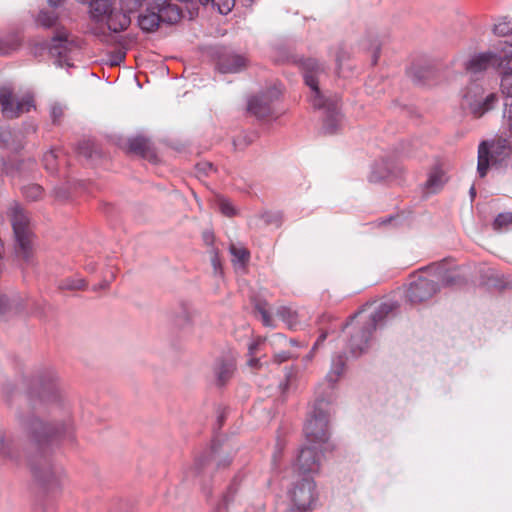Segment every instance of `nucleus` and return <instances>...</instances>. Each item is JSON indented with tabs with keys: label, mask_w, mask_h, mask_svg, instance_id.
Returning a JSON list of instances; mask_svg holds the SVG:
<instances>
[{
	"label": "nucleus",
	"mask_w": 512,
	"mask_h": 512,
	"mask_svg": "<svg viewBox=\"0 0 512 512\" xmlns=\"http://www.w3.org/2000/svg\"><path fill=\"white\" fill-rule=\"evenodd\" d=\"M280 453H281V451L278 450L273 455V459H272L273 470H277L278 469V462H279Z\"/></svg>",
	"instance_id": "50"
},
{
	"label": "nucleus",
	"mask_w": 512,
	"mask_h": 512,
	"mask_svg": "<svg viewBox=\"0 0 512 512\" xmlns=\"http://www.w3.org/2000/svg\"><path fill=\"white\" fill-rule=\"evenodd\" d=\"M433 71L428 67H412L408 75L415 84H426L427 79L432 76Z\"/></svg>",
	"instance_id": "25"
},
{
	"label": "nucleus",
	"mask_w": 512,
	"mask_h": 512,
	"mask_svg": "<svg viewBox=\"0 0 512 512\" xmlns=\"http://www.w3.org/2000/svg\"><path fill=\"white\" fill-rule=\"evenodd\" d=\"M345 369V359L343 355H338L332 360L330 371L326 375V381L330 387H333L335 383L343 375Z\"/></svg>",
	"instance_id": "22"
},
{
	"label": "nucleus",
	"mask_w": 512,
	"mask_h": 512,
	"mask_svg": "<svg viewBox=\"0 0 512 512\" xmlns=\"http://www.w3.org/2000/svg\"><path fill=\"white\" fill-rule=\"evenodd\" d=\"M216 206L219 209V211L227 217H232L236 214V210L232 203L224 197L217 198Z\"/></svg>",
	"instance_id": "35"
},
{
	"label": "nucleus",
	"mask_w": 512,
	"mask_h": 512,
	"mask_svg": "<svg viewBox=\"0 0 512 512\" xmlns=\"http://www.w3.org/2000/svg\"><path fill=\"white\" fill-rule=\"evenodd\" d=\"M276 314L289 329H296L298 325V315L294 310L286 306H281L277 309Z\"/></svg>",
	"instance_id": "24"
},
{
	"label": "nucleus",
	"mask_w": 512,
	"mask_h": 512,
	"mask_svg": "<svg viewBox=\"0 0 512 512\" xmlns=\"http://www.w3.org/2000/svg\"><path fill=\"white\" fill-rule=\"evenodd\" d=\"M9 215L15 236V252L25 264L33 263L34 235L30 226V220L24 210L13 204L9 209Z\"/></svg>",
	"instance_id": "4"
},
{
	"label": "nucleus",
	"mask_w": 512,
	"mask_h": 512,
	"mask_svg": "<svg viewBox=\"0 0 512 512\" xmlns=\"http://www.w3.org/2000/svg\"><path fill=\"white\" fill-rule=\"evenodd\" d=\"M508 45H505L500 55L491 52L473 55L465 64L466 70L471 74H477L491 66L499 68V62L504 59L505 52L508 51Z\"/></svg>",
	"instance_id": "13"
},
{
	"label": "nucleus",
	"mask_w": 512,
	"mask_h": 512,
	"mask_svg": "<svg viewBox=\"0 0 512 512\" xmlns=\"http://www.w3.org/2000/svg\"><path fill=\"white\" fill-rule=\"evenodd\" d=\"M501 70V92L504 96V102H512V45H508V51L505 57L499 62Z\"/></svg>",
	"instance_id": "15"
},
{
	"label": "nucleus",
	"mask_w": 512,
	"mask_h": 512,
	"mask_svg": "<svg viewBox=\"0 0 512 512\" xmlns=\"http://www.w3.org/2000/svg\"><path fill=\"white\" fill-rule=\"evenodd\" d=\"M345 57L346 53L343 50H340L336 55V62L339 70L342 69V62L345 59Z\"/></svg>",
	"instance_id": "48"
},
{
	"label": "nucleus",
	"mask_w": 512,
	"mask_h": 512,
	"mask_svg": "<svg viewBox=\"0 0 512 512\" xmlns=\"http://www.w3.org/2000/svg\"><path fill=\"white\" fill-rule=\"evenodd\" d=\"M15 133L9 127L0 128V146L6 149H15L14 146Z\"/></svg>",
	"instance_id": "32"
},
{
	"label": "nucleus",
	"mask_w": 512,
	"mask_h": 512,
	"mask_svg": "<svg viewBox=\"0 0 512 512\" xmlns=\"http://www.w3.org/2000/svg\"><path fill=\"white\" fill-rule=\"evenodd\" d=\"M469 192H470L471 197H472V198H474V197H475V195H476L475 187H474V186H472V187L470 188V191H469Z\"/></svg>",
	"instance_id": "55"
},
{
	"label": "nucleus",
	"mask_w": 512,
	"mask_h": 512,
	"mask_svg": "<svg viewBox=\"0 0 512 512\" xmlns=\"http://www.w3.org/2000/svg\"><path fill=\"white\" fill-rule=\"evenodd\" d=\"M190 313L188 309L184 308L183 311L175 319V324L181 328L185 327L190 322Z\"/></svg>",
	"instance_id": "42"
},
{
	"label": "nucleus",
	"mask_w": 512,
	"mask_h": 512,
	"mask_svg": "<svg viewBox=\"0 0 512 512\" xmlns=\"http://www.w3.org/2000/svg\"><path fill=\"white\" fill-rule=\"evenodd\" d=\"M447 182L445 172L438 166L433 167L428 173V178L424 184L426 194L439 192Z\"/></svg>",
	"instance_id": "20"
},
{
	"label": "nucleus",
	"mask_w": 512,
	"mask_h": 512,
	"mask_svg": "<svg viewBox=\"0 0 512 512\" xmlns=\"http://www.w3.org/2000/svg\"><path fill=\"white\" fill-rule=\"evenodd\" d=\"M280 95V90L276 87L268 89L265 93L253 96L248 101V111L257 118H266L273 112L272 103Z\"/></svg>",
	"instance_id": "12"
},
{
	"label": "nucleus",
	"mask_w": 512,
	"mask_h": 512,
	"mask_svg": "<svg viewBox=\"0 0 512 512\" xmlns=\"http://www.w3.org/2000/svg\"><path fill=\"white\" fill-rule=\"evenodd\" d=\"M43 162L48 172L54 174L58 171L57 156L54 151H48L45 153Z\"/></svg>",
	"instance_id": "37"
},
{
	"label": "nucleus",
	"mask_w": 512,
	"mask_h": 512,
	"mask_svg": "<svg viewBox=\"0 0 512 512\" xmlns=\"http://www.w3.org/2000/svg\"><path fill=\"white\" fill-rule=\"evenodd\" d=\"M246 512H265L264 507L262 505L253 506L249 508Z\"/></svg>",
	"instance_id": "53"
},
{
	"label": "nucleus",
	"mask_w": 512,
	"mask_h": 512,
	"mask_svg": "<svg viewBox=\"0 0 512 512\" xmlns=\"http://www.w3.org/2000/svg\"><path fill=\"white\" fill-rule=\"evenodd\" d=\"M58 20V16L51 11L41 10L37 17V23L45 28H52Z\"/></svg>",
	"instance_id": "31"
},
{
	"label": "nucleus",
	"mask_w": 512,
	"mask_h": 512,
	"mask_svg": "<svg viewBox=\"0 0 512 512\" xmlns=\"http://www.w3.org/2000/svg\"><path fill=\"white\" fill-rule=\"evenodd\" d=\"M23 196L30 201H36L42 197L43 189L38 184H29L22 188Z\"/></svg>",
	"instance_id": "33"
},
{
	"label": "nucleus",
	"mask_w": 512,
	"mask_h": 512,
	"mask_svg": "<svg viewBox=\"0 0 512 512\" xmlns=\"http://www.w3.org/2000/svg\"><path fill=\"white\" fill-rule=\"evenodd\" d=\"M202 239L204 244L207 246V249H212L214 246L215 236L214 233L210 230H206L202 234Z\"/></svg>",
	"instance_id": "45"
},
{
	"label": "nucleus",
	"mask_w": 512,
	"mask_h": 512,
	"mask_svg": "<svg viewBox=\"0 0 512 512\" xmlns=\"http://www.w3.org/2000/svg\"><path fill=\"white\" fill-rule=\"evenodd\" d=\"M303 67L304 81L310 88L309 101L315 109L323 111V132L334 134L342 122L339 109L340 97L337 94L326 95L319 89V81L325 75L322 64L315 59H308Z\"/></svg>",
	"instance_id": "1"
},
{
	"label": "nucleus",
	"mask_w": 512,
	"mask_h": 512,
	"mask_svg": "<svg viewBox=\"0 0 512 512\" xmlns=\"http://www.w3.org/2000/svg\"><path fill=\"white\" fill-rule=\"evenodd\" d=\"M294 488L289 492L293 507L296 510L308 511L316 501L315 482L311 477H300Z\"/></svg>",
	"instance_id": "11"
},
{
	"label": "nucleus",
	"mask_w": 512,
	"mask_h": 512,
	"mask_svg": "<svg viewBox=\"0 0 512 512\" xmlns=\"http://www.w3.org/2000/svg\"><path fill=\"white\" fill-rule=\"evenodd\" d=\"M268 345L273 350H278L288 345V338L282 333H275L268 339Z\"/></svg>",
	"instance_id": "38"
},
{
	"label": "nucleus",
	"mask_w": 512,
	"mask_h": 512,
	"mask_svg": "<svg viewBox=\"0 0 512 512\" xmlns=\"http://www.w3.org/2000/svg\"><path fill=\"white\" fill-rule=\"evenodd\" d=\"M255 312L260 316L262 324L266 327H274V321L271 317V314L268 310V304L264 301H256Z\"/></svg>",
	"instance_id": "28"
},
{
	"label": "nucleus",
	"mask_w": 512,
	"mask_h": 512,
	"mask_svg": "<svg viewBox=\"0 0 512 512\" xmlns=\"http://www.w3.org/2000/svg\"><path fill=\"white\" fill-rule=\"evenodd\" d=\"M86 286L85 280L83 278H77L75 280H67L66 279V290H79L83 289Z\"/></svg>",
	"instance_id": "43"
},
{
	"label": "nucleus",
	"mask_w": 512,
	"mask_h": 512,
	"mask_svg": "<svg viewBox=\"0 0 512 512\" xmlns=\"http://www.w3.org/2000/svg\"><path fill=\"white\" fill-rule=\"evenodd\" d=\"M261 218L266 224H278L281 219V215L279 213L265 212L261 215Z\"/></svg>",
	"instance_id": "44"
},
{
	"label": "nucleus",
	"mask_w": 512,
	"mask_h": 512,
	"mask_svg": "<svg viewBox=\"0 0 512 512\" xmlns=\"http://www.w3.org/2000/svg\"><path fill=\"white\" fill-rule=\"evenodd\" d=\"M123 59H124V54H121V55L119 56V61H122Z\"/></svg>",
	"instance_id": "59"
},
{
	"label": "nucleus",
	"mask_w": 512,
	"mask_h": 512,
	"mask_svg": "<svg viewBox=\"0 0 512 512\" xmlns=\"http://www.w3.org/2000/svg\"><path fill=\"white\" fill-rule=\"evenodd\" d=\"M62 107L60 105H55L52 107L51 115L54 122H59L62 117Z\"/></svg>",
	"instance_id": "47"
},
{
	"label": "nucleus",
	"mask_w": 512,
	"mask_h": 512,
	"mask_svg": "<svg viewBox=\"0 0 512 512\" xmlns=\"http://www.w3.org/2000/svg\"><path fill=\"white\" fill-rule=\"evenodd\" d=\"M288 344H290L292 346H299L297 340H295V339H288Z\"/></svg>",
	"instance_id": "54"
},
{
	"label": "nucleus",
	"mask_w": 512,
	"mask_h": 512,
	"mask_svg": "<svg viewBox=\"0 0 512 512\" xmlns=\"http://www.w3.org/2000/svg\"><path fill=\"white\" fill-rule=\"evenodd\" d=\"M393 303H381L377 309L370 315L369 323L361 331L353 334L349 341L350 352L357 357L364 353L369 345L373 331L381 326L384 319L394 310Z\"/></svg>",
	"instance_id": "6"
},
{
	"label": "nucleus",
	"mask_w": 512,
	"mask_h": 512,
	"mask_svg": "<svg viewBox=\"0 0 512 512\" xmlns=\"http://www.w3.org/2000/svg\"><path fill=\"white\" fill-rule=\"evenodd\" d=\"M0 107L4 117L16 118L34 108V99L31 94H25L20 99H16L9 87H1Z\"/></svg>",
	"instance_id": "10"
},
{
	"label": "nucleus",
	"mask_w": 512,
	"mask_h": 512,
	"mask_svg": "<svg viewBox=\"0 0 512 512\" xmlns=\"http://www.w3.org/2000/svg\"><path fill=\"white\" fill-rule=\"evenodd\" d=\"M0 455L2 457H11L10 443L6 439V435L0 430Z\"/></svg>",
	"instance_id": "41"
},
{
	"label": "nucleus",
	"mask_w": 512,
	"mask_h": 512,
	"mask_svg": "<svg viewBox=\"0 0 512 512\" xmlns=\"http://www.w3.org/2000/svg\"><path fill=\"white\" fill-rule=\"evenodd\" d=\"M238 491V482L237 480H233V482L229 485L227 491L223 495L222 502L219 503L216 507L213 508L211 512H225L231 502H233L235 495Z\"/></svg>",
	"instance_id": "23"
},
{
	"label": "nucleus",
	"mask_w": 512,
	"mask_h": 512,
	"mask_svg": "<svg viewBox=\"0 0 512 512\" xmlns=\"http://www.w3.org/2000/svg\"><path fill=\"white\" fill-rule=\"evenodd\" d=\"M232 462V458L222 455L218 445L214 442L210 450L195 457L193 465L185 472V479L199 485L207 497L212 494L209 482L214 469H225Z\"/></svg>",
	"instance_id": "2"
},
{
	"label": "nucleus",
	"mask_w": 512,
	"mask_h": 512,
	"mask_svg": "<svg viewBox=\"0 0 512 512\" xmlns=\"http://www.w3.org/2000/svg\"><path fill=\"white\" fill-rule=\"evenodd\" d=\"M49 55L54 58V64L57 67L63 66L62 54L64 52V34L58 32L48 46Z\"/></svg>",
	"instance_id": "21"
},
{
	"label": "nucleus",
	"mask_w": 512,
	"mask_h": 512,
	"mask_svg": "<svg viewBox=\"0 0 512 512\" xmlns=\"http://www.w3.org/2000/svg\"><path fill=\"white\" fill-rule=\"evenodd\" d=\"M207 253L210 256V262L213 267L214 274L220 275L222 273V266L218 255V249L216 247H212V249H207Z\"/></svg>",
	"instance_id": "39"
},
{
	"label": "nucleus",
	"mask_w": 512,
	"mask_h": 512,
	"mask_svg": "<svg viewBox=\"0 0 512 512\" xmlns=\"http://www.w3.org/2000/svg\"><path fill=\"white\" fill-rule=\"evenodd\" d=\"M58 430L52 424L36 419L32 422V438L39 445H45L56 439Z\"/></svg>",
	"instance_id": "17"
},
{
	"label": "nucleus",
	"mask_w": 512,
	"mask_h": 512,
	"mask_svg": "<svg viewBox=\"0 0 512 512\" xmlns=\"http://www.w3.org/2000/svg\"><path fill=\"white\" fill-rule=\"evenodd\" d=\"M400 173V169L396 167L393 163L380 160L376 161L372 167L371 172L368 175V180L371 183H379L383 180L390 179L392 177H397Z\"/></svg>",
	"instance_id": "16"
},
{
	"label": "nucleus",
	"mask_w": 512,
	"mask_h": 512,
	"mask_svg": "<svg viewBox=\"0 0 512 512\" xmlns=\"http://www.w3.org/2000/svg\"><path fill=\"white\" fill-rule=\"evenodd\" d=\"M198 167L205 173H209L210 171L214 170L213 164L210 162L201 163L198 165Z\"/></svg>",
	"instance_id": "49"
},
{
	"label": "nucleus",
	"mask_w": 512,
	"mask_h": 512,
	"mask_svg": "<svg viewBox=\"0 0 512 512\" xmlns=\"http://www.w3.org/2000/svg\"><path fill=\"white\" fill-rule=\"evenodd\" d=\"M128 148L129 151L135 154L145 156L147 150L149 149V141L141 136L134 137L128 140Z\"/></svg>",
	"instance_id": "26"
},
{
	"label": "nucleus",
	"mask_w": 512,
	"mask_h": 512,
	"mask_svg": "<svg viewBox=\"0 0 512 512\" xmlns=\"http://www.w3.org/2000/svg\"><path fill=\"white\" fill-rule=\"evenodd\" d=\"M330 401L323 397H317L308 413L304 425L306 442L325 450H332L333 445L329 443V417L331 413Z\"/></svg>",
	"instance_id": "3"
},
{
	"label": "nucleus",
	"mask_w": 512,
	"mask_h": 512,
	"mask_svg": "<svg viewBox=\"0 0 512 512\" xmlns=\"http://www.w3.org/2000/svg\"><path fill=\"white\" fill-rule=\"evenodd\" d=\"M428 268L438 285L441 282L443 286H454L463 282V279L456 271L445 269L444 264H437Z\"/></svg>",
	"instance_id": "18"
},
{
	"label": "nucleus",
	"mask_w": 512,
	"mask_h": 512,
	"mask_svg": "<svg viewBox=\"0 0 512 512\" xmlns=\"http://www.w3.org/2000/svg\"><path fill=\"white\" fill-rule=\"evenodd\" d=\"M265 341H266V339H258L257 341H255V342L251 343V344L249 345V354H250V356H253V355L257 352V350H258L259 346H260L262 343H264ZM258 362H259V360H258L257 358L251 357V358L249 359V361H248V364H249V366H251V367H256V366H257V364H258Z\"/></svg>",
	"instance_id": "40"
},
{
	"label": "nucleus",
	"mask_w": 512,
	"mask_h": 512,
	"mask_svg": "<svg viewBox=\"0 0 512 512\" xmlns=\"http://www.w3.org/2000/svg\"><path fill=\"white\" fill-rule=\"evenodd\" d=\"M247 65V59L232 50L223 49L217 58V68L221 73H238Z\"/></svg>",
	"instance_id": "14"
},
{
	"label": "nucleus",
	"mask_w": 512,
	"mask_h": 512,
	"mask_svg": "<svg viewBox=\"0 0 512 512\" xmlns=\"http://www.w3.org/2000/svg\"><path fill=\"white\" fill-rule=\"evenodd\" d=\"M512 226V212L499 213L493 223L492 227L497 232H502Z\"/></svg>",
	"instance_id": "30"
},
{
	"label": "nucleus",
	"mask_w": 512,
	"mask_h": 512,
	"mask_svg": "<svg viewBox=\"0 0 512 512\" xmlns=\"http://www.w3.org/2000/svg\"><path fill=\"white\" fill-rule=\"evenodd\" d=\"M292 357V354L288 351H277V350H274V360L275 362L277 363H282V362H285L287 361L288 359H290Z\"/></svg>",
	"instance_id": "46"
},
{
	"label": "nucleus",
	"mask_w": 512,
	"mask_h": 512,
	"mask_svg": "<svg viewBox=\"0 0 512 512\" xmlns=\"http://www.w3.org/2000/svg\"><path fill=\"white\" fill-rule=\"evenodd\" d=\"M494 34L497 36H507L512 33V20H509L507 18L500 19L495 25H494Z\"/></svg>",
	"instance_id": "34"
},
{
	"label": "nucleus",
	"mask_w": 512,
	"mask_h": 512,
	"mask_svg": "<svg viewBox=\"0 0 512 512\" xmlns=\"http://www.w3.org/2000/svg\"><path fill=\"white\" fill-rule=\"evenodd\" d=\"M377 58H378V55L375 53L374 56H373V62L376 63L377 62Z\"/></svg>",
	"instance_id": "58"
},
{
	"label": "nucleus",
	"mask_w": 512,
	"mask_h": 512,
	"mask_svg": "<svg viewBox=\"0 0 512 512\" xmlns=\"http://www.w3.org/2000/svg\"><path fill=\"white\" fill-rule=\"evenodd\" d=\"M199 2L205 6L211 4L222 15L228 14L235 4V0H199Z\"/></svg>",
	"instance_id": "29"
},
{
	"label": "nucleus",
	"mask_w": 512,
	"mask_h": 512,
	"mask_svg": "<svg viewBox=\"0 0 512 512\" xmlns=\"http://www.w3.org/2000/svg\"><path fill=\"white\" fill-rule=\"evenodd\" d=\"M230 253L232 255L233 263H239L240 265L244 266L249 261L250 253L243 246L231 244Z\"/></svg>",
	"instance_id": "27"
},
{
	"label": "nucleus",
	"mask_w": 512,
	"mask_h": 512,
	"mask_svg": "<svg viewBox=\"0 0 512 512\" xmlns=\"http://www.w3.org/2000/svg\"><path fill=\"white\" fill-rule=\"evenodd\" d=\"M510 143L506 139L498 138L492 141H483L478 147L477 172L485 177L490 163H500L510 155Z\"/></svg>",
	"instance_id": "7"
},
{
	"label": "nucleus",
	"mask_w": 512,
	"mask_h": 512,
	"mask_svg": "<svg viewBox=\"0 0 512 512\" xmlns=\"http://www.w3.org/2000/svg\"><path fill=\"white\" fill-rule=\"evenodd\" d=\"M495 92L488 91L481 83L471 82L462 91L461 108L473 117L481 118L498 104Z\"/></svg>",
	"instance_id": "5"
},
{
	"label": "nucleus",
	"mask_w": 512,
	"mask_h": 512,
	"mask_svg": "<svg viewBox=\"0 0 512 512\" xmlns=\"http://www.w3.org/2000/svg\"><path fill=\"white\" fill-rule=\"evenodd\" d=\"M323 451H326L324 447L306 442L292 466L293 472H297L298 477H309V474L317 473L320 469V452Z\"/></svg>",
	"instance_id": "9"
},
{
	"label": "nucleus",
	"mask_w": 512,
	"mask_h": 512,
	"mask_svg": "<svg viewBox=\"0 0 512 512\" xmlns=\"http://www.w3.org/2000/svg\"><path fill=\"white\" fill-rule=\"evenodd\" d=\"M51 7H60L64 0H47Z\"/></svg>",
	"instance_id": "52"
},
{
	"label": "nucleus",
	"mask_w": 512,
	"mask_h": 512,
	"mask_svg": "<svg viewBox=\"0 0 512 512\" xmlns=\"http://www.w3.org/2000/svg\"><path fill=\"white\" fill-rule=\"evenodd\" d=\"M315 350L312 349V351L306 356L307 361H310L313 357V353Z\"/></svg>",
	"instance_id": "56"
},
{
	"label": "nucleus",
	"mask_w": 512,
	"mask_h": 512,
	"mask_svg": "<svg viewBox=\"0 0 512 512\" xmlns=\"http://www.w3.org/2000/svg\"><path fill=\"white\" fill-rule=\"evenodd\" d=\"M439 290V285L427 267L417 275L411 277L406 290V297L411 303H421L432 298Z\"/></svg>",
	"instance_id": "8"
},
{
	"label": "nucleus",
	"mask_w": 512,
	"mask_h": 512,
	"mask_svg": "<svg viewBox=\"0 0 512 512\" xmlns=\"http://www.w3.org/2000/svg\"><path fill=\"white\" fill-rule=\"evenodd\" d=\"M235 371V360L232 356L218 358L214 365V375L219 385H224L229 381Z\"/></svg>",
	"instance_id": "19"
},
{
	"label": "nucleus",
	"mask_w": 512,
	"mask_h": 512,
	"mask_svg": "<svg viewBox=\"0 0 512 512\" xmlns=\"http://www.w3.org/2000/svg\"><path fill=\"white\" fill-rule=\"evenodd\" d=\"M19 45L16 37L2 38L0 37V55H5L15 50Z\"/></svg>",
	"instance_id": "36"
},
{
	"label": "nucleus",
	"mask_w": 512,
	"mask_h": 512,
	"mask_svg": "<svg viewBox=\"0 0 512 512\" xmlns=\"http://www.w3.org/2000/svg\"><path fill=\"white\" fill-rule=\"evenodd\" d=\"M326 337H327L326 333H322L318 337L317 341L315 342V344L313 346V350H316L318 348V346L321 345L326 340Z\"/></svg>",
	"instance_id": "51"
},
{
	"label": "nucleus",
	"mask_w": 512,
	"mask_h": 512,
	"mask_svg": "<svg viewBox=\"0 0 512 512\" xmlns=\"http://www.w3.org/2000/svg\"><path fill=\"white\" fill-rule=\"evenodd\" d=\"M289 512H307V511H304V510H296V509H294V508H291V509L289 510Z\"/></svg>",
	"instance_id": "57"
}]
</instances>
